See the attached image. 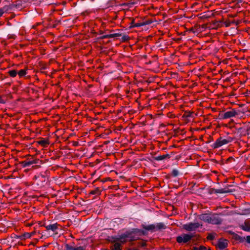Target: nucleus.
I'll return each mask as SVG.
<instances>
[{
  "label": "nucleus",
  "instance_id": "bb28decb",
  "mask_svg": "<svg viewBox=\"0 0 250 250\" xmlns=\"http://www.w3.org/2000/svg\"><path fill=\"white\" fill-rule=\"evenodd\" d=\"M27 165H28V166H30L31 165L37 163V160H34L27 161Z\"/></svg>",
  "mask_w": 250,
  "mask_h": 250
},
{
  "label": "nucleus",
  "instance_id": "dca6fc26",
  "mask_svg": "<svg viewBox=\"0 0 250 250\" xmlns=\"http://www.w3.org/2000/svg\"><path fill=\"white\" fill-rule=\"evenodd\" d=\"M143 228L147 230H153L156 229L155 226L154 225H150L148 226H144Z\"/></svg>",
  "mask_w": 250,
  "mask_h": 250
},
{
  "label": "nucleus",
  "instance_id": "a19ab883",
  "mask_svg": "<svg viewBox=\"0 0 250 250\" xmlns=\"http://www.w3.org/2000/svg\"><path fill=\"white\" fill-rule=\"evenodd\" d=\"M247 241L248 243H250V236H248L247 237Z\"/></svg>",
  "mask_w": 250,
  "mask_h": 250
},
{
  "label": "nucleus",
  "instance_id": "79ce46f5",
  "mask_svg": "<svg viewBox=\"0 0 250 250\" xmlns=\"http://www.w3.org/2000/svg\"><path fill=\"white\" fill-rule=\"evenodd\" d=\"M110 36H111V34H107V35H105L104 37H105L106 39V38H111Z\"/></svg>",
  "mask_w": 250,
  "mask_h": 250
},
{
  "label": "nucleus",
  "instance_id": "c9c22d12",
  "mask_svg": "<svg viewBox=\"0 0 250 250\" xmlns=\"http://www.w3.org/2000/svg\"><path fill=\"white\" fill-rule=\"evenodd\" d=\"M207 238H208V239L212 240V239H214V236L213 235L209 234V235H208Z\"/></svg>",
  "mask_w": 250,
  "mask_h": 250
},
{
  "label": "nucleus",
  "instance_id": "4468645a",
  "mask_svg": "<svg viewBox=\"0 0 250 250\" xmlns=\"http://www.w3.org/2000/svg\"><path fill=\"white\" fill-rule=\"evenodd\" d=\"M182 236L183 237V238L184 239V243H186L189 240L191 239V238L193 236L192 235L187 234H184L182 235Z\"/></svg>",
  "mask_w": 250,
  "mask_h": 250
},
{
  "label": "nucleus",
  "instance_id": "aec40b11",
  "mask_svg": "<svg viewBox=\"0 0 250 250\" xmlns=\"http://www.w3.org/2000/svg\"><path fill=\"white\" fill-rule=\"evenodd\" d=\"M144 26V22H139V23H135V24H134L133 25H130V28H134V27H141V26Z\"/></svg>",
  "mask_w": 250,
  "mask_h": 250
},
{
  "label": "nucleus",
  "instance_id": "f257e3e1",
  "mask_svg": "<svg viewBox=\"0 0 250 250\" xmlns=\"http://www.w3.org/2000/svg\"><path fill=\"white\" fill-rule=\"evenodd\" d=\"M130 241H134L139 238L140 236L144 235V231L138 229H134L131 232L126 233Z\"/></svg>",
  "mask_w": 250,
  "mask_h": 250
},
{
  "label": "nucleus",
  "instance_id": "e433bc0d",
  "mask_svg": "<svg viewBox=\"0 0 250 250\" xmlns=\"http://www.w3.org/2000/svg\"><path fill=\"white\" fill-rule=\"evenodd\" d=\"M5 100L2 99V96L0 95V104H4Z\"/></svg>",
  "mask_w": 250,
  "mask_h": 250
},
{
  "label": "nucleus",
  "instance_id": "13d9d810",
  "mask_svg": "<svg viewBox=\"0 0 250 250\" xmlns=\"http://www.w3.org/2000/svg\"><path fill=\"white\" fill-rule=\"evenodd\" d=\"M211 109L213 110V109H214V108H212Z\"/></svg>",
  "mask_w": 250,
  "mask_h": 250
},
{
  "label": "nucleus",
  "instance_id": "c03bdc74",
  "mask_svg": "<svg viewBox=\"0 0 250 250\" xmlns=\"http://www.w3.org/2000/svg\"><path fill=\"white\" fill-rule=\"evenodd\" d=\"M135 24V23H134V20L133 19V20H132V21H131V23H130V24H131L130 25H134V24Z\"/></svg>",
  "mask_w": 250,
  "mask_h": 250
},
{
  "label": "nucleus",
  "instance_id": "a18cd8bd",
  "mask_svg": "<svg viewBox=\"0 0 250 250\" xmlns=\"http://www.w3.org/2000/svg\"><path fill=\"white\" fill-rule=\"evenodd\" d=\"M206 249V248H205V247H201L199 248V249H198V250H204V249Z\"/></svg>",
  "mask_w": 250,
  "mask_h": 250
},
{
  "label": "nucleus",
  "instance_id": "864d4df0",
  "mask_svg": "<svg viewBox=\"0 0 250 250\" xmlns=\"http://www.w3.org/2000/svg\"><path fill=\"white\" fill-rule=\"evenodd\" d=\"M145 245H146V244H145V243H142V246H145Z\"/></svg>",
  "mask_w": 250,
  "mask_h": 250
},
{
  "label": "nucleus",
  "instance_id": "5701e85b",
  "mask_svg": "<svg viewBox=\"0 0 250 250\" xmlns=\"http://www.w3.org/2000/svg\"><path fill=\"white\" fill-rule=\"evenodd\" d=\"M38 143L43 146L48 144V141L46 140H42L41 141H39L38 142Z\"/></svg>",
  "mask_w": 250,
  "mask_h": 250
},
{
  "label": "nucleus",
  "instance_id": "7ed1b4c3",
  "mask_svg": "<svg viewBox=\"0 0 250 250\" xmlns=\"http://www.w3.org/2000/svg\"><path fill=\"white\" fill-rule=\"evenodd\" d=\"M237 114V113L235 110H230L226 112L221 111L219 114V117L220 119H226L234 117Z\"/></svg>",
  "mask_w": 250,
  "mask_h": 250
},
{
  "label": "nucleus",
  "instance_id": "7c9ffc66",
  "mask_svg": "<svg viewBox=\"0 0 250 250\" xmlns=\"http://www.w3.org/2000/svg\"><path fill=\"white\" fill-rule=\"evenodd\" d=\"M23 236L25 239L30 238L31 237V234L30 233L26 232L23 234Z\"/></svg>",
  "mask_w": 250,
  "mask_h": 250
},
{
  "label": "nucleus",
  "instance_id": "473e14b6",
  "mask_svg": "<svg viewBox=\"0 0 250 250\" xmlns=\"http://www.w3.org/2000/svg\"><path fill=\"white\" fill-rule=\"evenodd\" d=\"M9 10H13L14 8H15L14 4H11L8 5Z\"/></svg>",
  "mask_w": 250,
  "mask_h": 250
},
{
  "label": "nucleus",
  "instance_id": "ddd939ff",
  "mask_svg": "<svg viewBox=\"0 0 250 250\" xmlns=\"http://www.w3.org/2000/svg\"><path fill=\"white\" fill-rule=\"evenodd\" d=\"M169 158V155L168 154L160 155L155 158V160L161 161L164 159H168Z\"/></svg>",
  "mask_w": 250,
  "mask_h": 250
},
{
  "label": "nucleus",
  "instance_id": "37998d69",
  "mask_svg": "<svg viewBox=\"0 0 250 250\" xmlns=\"http://www.w3.org/2000/svg\"><path fill=\"white\" fill-rule=\"evenodd\" d=\"M250 94V91H247L245 93V95L246 96H248L249 94Z\"/></svg>",
  "mask_w": 250,
  "mask_h": 250
},
{
  "label": "nucleus",
  "instance_id": "b1692460",
  "mask_svg": "<svg viewBox=\"0 0 250 250\" xmlns=\"http://www.w3.org/2000/svg\"><path fill=\"white\" fill-rule=\"evenodd\" d=\"M129 39V37L126 35H122L121 41L122 42H125L128 41Z\"/></svg>",
  "mask_w": 250,
  "mask_h": 250
},
{
  "label": "nucleus",
  "instance_id": "412c9836",
  "mask_svg": "<svg viewBox=\"0 0 250 250\" xmlns=\"http://www.w3.org/2000/svg\"><path fill=\"white\" fill-rule=\"evenodd\" d=\"M156 229H161L165 228V226L163 223H159L156 226Z\"/></svg>",
  "mask_w": 250,
  "mask_h": 250
},
{
  "label": "nucleus",
  "instance_id": "2f4dec72",
  "mask_svg": "<svg viewBox=\"0 0 250 250\" xmlns=\"http://www.w3.org/2000/svg\"><path fill=\"white\" fill-rule=\"evenodd\" d=\"M224 24H225L226 27H229L230 26L231 22L230 21H226L224 22Z\"/></svg>",
  "mask_w": 250,
  "mask_h": 250
},
{
  "label": "nucleus",
  "instance_id": "58836bf2",
  "mask_svg": "<svg viewBox=\"0 0 250 250\" xmlns=\"http://www.w3.org/2000/svg\"><path fill=\"white\" fill-rule=\"evenodd\" d=\"M231 22V24H234L235 25H238L239 22H236L235 21H230Z\"/></svg>",
  "mask_w": 250,
  "mask_h": 250
},
{
  "label": "nucleus",
  "instance_id": "5fc2aeb1",
  "mask_svg": "<svg viewBox=\"0 0 250 250\" xmlns=\"http://www.w3.org/2000/svg\"><path fill=\"white\" fill-rule=\"evenodd\" d=\"M227 109H232L230 107H229L227 108Z\"/></svg>",
  "mask_w": 250,
  "mask_h": 250
},
{
  "label": "nucleus",
  "instance_id": "cd10ccee",
  "mask_svg": "<svg viewBox=\"0 0 250 250\" xmlns=\"http://www.w3.org/2000/svg\"><path fill=\"white\" fill-rule=\"evenodd\" d=\"M144 26L146 25H149L151 24L153 22V21L151 20H148L145 21H143Z\"/></svg>",
  "mask_w": 250,
  "mask_h": 250
},
{
  "label": "nucleus",
  "instance_id": "6ab92c4d",
  "mask_svg": "<svg viewBox=\"0 0 250 250\" xmlns=\"http://www.w3.org/2000/svg\"><path fill=\"white\" fill-rule=\"evenodd\" d=\"M8 74L11 77H15L18 74L16 70H11L8 71Z\"/></svg>",
  "mask_w": 250,
  "mask_h": 250
},
{
  "label": "nucleus",
  "instance_id": "49530a36",
  "mask_svg": "<svg viewBox=\"0 0 250 250\" xmlns=\"http://www.w3.org/2000/svg\"><path fill=\"white\" fill-rule=\"evenodd\" d=\"M105 37V35H103V36H101V37H100L99 38V39H106V38H105V37Z\"/></svg>",
  "mask_w": 250,
  "mask_h": 250
},
{
  "label": "nucleus",
  "instance_id": "c85d7f7f",
  "mask_svg": "<svg viewBox=\"0 0 250 250\" xmlns=\"http://www.w3.org/2000/svg\"><path fill=\"white\" fill-rule=\"evenodd\" d=\"M183 237L182 235L181 236H178L177 237V241L178 242V243H181L182 242H184V239H183Z\"/></svg>",
  "mask_w": 250,
  "mask_h": 250
},
{
  "label": "nucleus",
  "instance_id": "4d7b16f0",
  "mask_svg": "<svg viewBox=\"0 0 250 250\" xmlns=\"http://www.w3.org/2000/svg\"><path fill=\"white\" fill-rule=\"evenodd\" d=\"M126 5V3H124V4H122V5Z\"/></svg>",
  "mask_w": 250,
  "mask_h": 250
},
{
  "label": "nucleus",
  "instance_id": "f03ea898",
  "mask_svg": "<svg viewBox=\"0 0 250 250\" xmlns=\"http://www.w3.org/2000/svg\"><path fill=\"white\" fill-rule=\"evenodd\" d=\"M232 141V138L229 137L227 139H223L220 137L218 139L215 143L213 144L214 148H217L222 146L224 145L227 144Z\"/></svg>",
  "mask_w": 250,
  "mask_h": 250
},
{
  "label": "nucleus",
  "instance_id": "20e7f679",
  "mask_svg": "<svg viewBox=\"0 0 250 250\" xmlns=\"http://www.w3.org/2000/svg\"><path fill=\"white\" fill-rule=\"evenodd\" d=\"M202 225L199 223H190L183 225V229L188 231H193L202 226Z\"/></svg>",
  "mask_w": 250,
  "mask_h": 250
},
{
  "label": "nucleus",
  "instance_id": "a211bd4d",
  "mask_svg": "<svg viewBox=\"0 0 250 250\" xmlns=\"http://www.w3.org/2000/svg\"><path fill=\"white\" fill-rule=\"evenodd\" d=\"M22 1L21 0H17L15 1V7L16 8H21Z\"/></svg>",
  "mask_w": 250,
  "mask_h": 250
},
{
  "label": "nucleus",
  "instance_id": "0eeeda50",
  "mask_svg": "<svg viewBox=\"0 0 250 250\" xmlns=\"http://www.w3.org/2000/svg\"><path fill=\"white\" fill-rule=\"evenodd\" d=\"M220 249H224L228 246V241L226 240H220L217 244Z\"/></svg>",
  "mask_w": 250,
  "mask_h": 250
},
{
  "label": "nucleus",
  "instance_id": "4c0bfd02",
  "mask_svg": "<svg viewBox=\"0 0 250 250\" xmlns=\"http://www.w3.org/2000/svg\"><path fill=\"white\" fill-rule=\"evenodd\" d=\"M76 250H84V248L83 247H76Z\"/></svg>",
  "mask_w": 250,
  "mask_h": 250
},
{
  "label": "nucleus",
  "instance_id": "f3484780",
  "mask_svg": "<svg viewBox=\"0 0 250 250\" xmlns=\"http://www.w3.org/2000/svg\"><path fill=\"white\" fill-rule=\"evenodd\" d=\"M115 250H121V244L120 242L117 241L115 242L114 245V248Z\"/></svg>",
  "mask_w": 250,
  "mask_h": 250
},
{
  "label": "nucleus",
  "instance_id": "8fccbe9b",
  "mask_svg": "<svg viewBox=\"0 0 250 250\" xmlns=\"http://www.w3.org/2000/svg\"><path fill=\"white\" fill-rule=\"evenodd\" d=\"M242 1H243V0H237L238 3H241V2H242Z\"/></svg>",
  "mask_w": 250,
  "mask_h": 250
},
{
  "label": "nucleus",
  "instance_id": "9d476101",
  "mask_svg": "<svg viewBox=\"0 0 250 250\" xmlns=\"http://www.w3.org/2000/svg\"><path fill=\"white\" fill-rule=\"evenodd\" d=\"M126 238H128L127 233L120 236V237L117 239V241L122 244L126 242Z\"/></svg>",
  "mask_w": 250,
  "mask_h": 250
},
{
  "label": "nucleus",
  "instance_id": "6e6d98bb",
  "mask_svg": "<svg viewBox=\"0 0 250 250\" xmlns=\"http://www.w3.org/2000/svg\"><path fill=\"white\" fill-rule=\"evenodd\" d=\"M248 108L247 107H244V108H243V109H246V108Z\"/></svg>",
  "mask_w": 250,
  "mask_h": 250
},
{
  "label": "nucleus",
  "instance_id": "c756f323",
  "mask_svg": "<svg viewBox=\"0 0 250 250\" xmlns=\"http://www.w3.org/2000/svg\"><path fill=\"white\" fill-rule=\"evenodd\" d=\"M99 193H100L99 190L98 189L93 190L90 192V193L92 194H99Z\"/></svg>",
  "mask_w": 250,
  "mask_h": 250
},
{
  "label": "nucleus",
  "instance_id": "1a4fd4ad",
  "mask_svg": "<svg viewBox=\"0 0 250 250\" xmlns=\"http://www.w3.org/2000/svg\"><path fill=\"white\" fill-rule=\"evenodd\" d=\"M199 218L202 221L209 223V219H210V215L208 214H203L199 216Z\"/></svg>",
  "mask_w": 250,
  "mask_h": 250
},
{
  "label": "nucleus",
  "instance_id": "393cba45",
  "mask_svg": "<svg viewBox=\"0 0 250 250\" xmlns=\"http://www.w3.org/2000/svg\"><path fill=\"white\" fill-rule=\"evenodd\" d=\"M66 250H76V247H73L71 246H70L68 244L65 245Z\"/></svg>",
  "mask_w": 250,
  "mask_h": 250
},
{
  "label": "nucleus",
  "instance_id": "2eb2a0df",
  "mask_svg": "<svg viewBox=\"0 0 250 250\" xmlns=\"http://www.w3.org/2000/svg\"><path fill=\"white\" fill-rule=\"evenodd\" d=\"M8 11H9L8 5H5L0 8V17H1L4 12H6Z\"/></svg>",
  "mask_w": 250,
  "mask_h": 250
},
{
  "label": "nucleus",
  "instance_id": "9b49d317",
  "mask_svg": "<svg viewBox=\"0 0 250 250\" xmlns=\"http://www.w3.org/2000/svg\"><path fill=\"white\" fill-rule=\"evenodd\" d=\"M45 228L48 230H51L54 231L58 229V226L57 224H54L45 226Z\"/></svg>",
  "mask_w": 250,
  "mask_h": 250
},
{
  "label": "nucleus",
  "instance_id": "603ef678",
  "mask_svg": "<svg viewBox=\"0 0 250 250\" xmlns=\"http://www.w3.org/2000/svg\"><path fill=\"white\" fill-rule=\"evenodd\" d=\"M193 250H198V249L197 248H194Z\"/></svg>",
  "mask_w": 250,
  "mask_h": 250
},
{
  "label": "nucleus",
  "instance_id": "ea45409f",
  "mask_svg": "<svg viewBox=\"0 0 250 250\" xmlns=\"http://www.w3.org/2000/svg\"><path fill=\"white\" fill-rule=\"evenodd\" d=\"M168 116L169 118H173V117L174 116V115L173 114H172L170 113H169L168 114Z\"/></svg>",
  "mask_w": 250,
  "mask_h": 250
},
{
  "label": "nucleus",
  "instance_id": "3c124183",
  "mask_svg": "<svg viewBox=\"0 0 250 250\" xmlns=\"http://www.w3.org/2000/svg\"><path fill=\"white\" fill-rule=\"evenodd\" d=\"M189 31H191V32H192L193 33L195 32V31H194V30H193V29L192 28L190 29Z\"/></svg>",
  "mask_w": 250,
  "mask_h": 250
},
{
  "label": "nucleus",
  "instance_id": "6e6552de",
  "mask_svg": "<svg viewBox=\"0 0 250 250\" xmlns=\"http://www.w3.org/2000/svg\"><path fill=\"white\" fill-rule=\"evenodd\" d=\"M241 228L245 231H250V222L246 221L240 226Z\"/></svg>",
  "mask_w": 250,
  "mask_h": 250
},
{
  "label": "nucleus",
  "instance_id": "de8ad7c7",
  "mask_svg": "<svg viewBox=\"0 0 250 250\" xmlns=\"http://www.w3.org/2000/svg\"><path fill=\"white\" fill-rule=\"evenodd\" d=\"M30 234H31V237L33 235H34L35 233V231H33V232H32L31 233H30Z\"/></svg>",
  "mask_w": 250,
  "mask_h": 250
},
{
  "label": "nucleus",
  "instance_id": "423d86ee",
  "mask_svg": "<svg viewBox=\"0 0 250 250\" xmlns=\"http://www.w3.org/2000/svg\"><path fill=\"white\" fill-rule=\"evenodd\" d=\"M212 192H214V193H226L232 192V190L229 189L228 188H221V189H213Z\"/></svg>",
  "mask_w": 250,
  "mask_h": 250
},
{
  "label": "nucleus",
  "instance_id": "72a5a7b5",
  "mask_svg": "<svg viewBox=\"0 0 250 250\" xmlns=\"http://www.w3.org/2000/svg\"><path fill=\"white\" fill-rule=\"evenodd\" d=\"M172 174L174 176H176L178 174V171L177 170L174 169L172 171Z\"/></svg>",
  "mask_w": 250,
  "mask_h": 250
},
{
  "label": "nucleus",
  "instance_id": "f8f14e48",
  "mask_svg": "<svg viewBox=\"0 0 250 250\" xmlns=\"http://www.w3.org/2000/svg\"><path fill=\"white\" fill-rule=\"evenodd\" d=\"M194 114L193 112H191L190 110H186L183 115V117L185 118H188L190 117H193Z\"/></svg>",
  "mask_w": 250,
  "mask_h": 250
},
{
  "label": "nucleus",
  "instance_id": "f704fd0d",
  "mask_svg": "<svg viewBox=\"0 0 250 250\" xmlns=\"http://www.w3.org/2000/svg\"><path fill=\"white\" fill-rule=\"evenodd\" d=\"M21 165L23 167H28V165H27V162L24 161L21 163Z\"/></svg>",
  "mask_w": 250,
  "mask_h": 250
},
{
  "label": "nucleus",
  "instance_id": "39448f33",
  "mask_svg": "<svg viewBox=\"0 0 250 250\" xmlns=\"http://www.w3.org/2000/svg\"><path fill=\"white\" fill-rule=\"evenodd\" d=\"M221 222V220L217 215L210 216L209 223L212 224H219Z\"/></svg>",
  "mask_w": 250,
  "mask_h": 250
},
{
  "label": "nucleus",
  "instance_id": "a878e982",
  "mask_svg": "<svg viewBox=\"0 0 250 250\" xmlns=\"http://www.w3.org/2000/svg\"><path fill=\"white\" fill-rule=\"evenodd\" d=\"M111 34V38H117L119 37L122 36V34L119 33H113V34Z\"/></svg>",
  "mask_w": 250,
  "mask_h": 250
},
{
  "label": "nucleus",
  "instance_id": "4be33fe9",
  "mask_svg": "<svg viewBox=\"0 0 250 250\" xmlns=\"http://www.w3.org/2000/svg\"><path fill=\"white\" fill-rule=\"evenodd\" d=\"M18 74L20 77H21L26 75V71L24 69H21V70L19 71Z\"/></svg>",
  "mask_w": 250,
  "mask_h": 250
},
{
  "label": "nucleus",
  "instance_id": "09e8293b",
  "mask_svg": "<svg viewBox=\"0 0 250 250\" xmlns=\"http://www.w3.org/2000/svg\"><path fill=\"white\" fill-rule=\"evenodd\" d=\"M206 26L205 25H202V28L203 30L205 29H206Z\"/></svg>",
  "mask_w": 250,
  "mask_h": 250
}]
</instances>
